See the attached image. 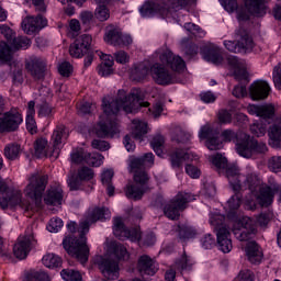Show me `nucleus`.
Returning <instances> with one entry per match:
<instances>
[{
  "mask_svg": "<svg viewBox=\"0 0 281 281\" xmlns=\"http://www.w3.org/2000/svg\"><path fill=\"white\" fill-rule=\"evenodd\" d=\"M48 177L41 173H33L29 177V184L24 189L25 196L30 200H23L21 191H8V183L0 178V207H21L27 218H32L36 212L43 210V192L47 188Z\"/></svg>",
  "mask_w": 281,
  "mask_h": 281,
  "instance_id": "f257e3e1",
  "label": "nucleus"
},
{
  "mask_svg": "<svg viewBox=\"0 0 281 281\" xmlns=\"http://www.w3.org/2000/svg\"><path fill=\"white\" fill-rule=\"evenodd\" d=\"M137 104L145 109L150 106L148 101L139 102V95L136 93H126L124 90H119L115 99L104 97L102 100V120L95 127L97 136L113 137L116 133H120L117 128V113L121 111L133 113Z\"/></svg>",
  "mask_w": 281,
  "mask_h": 281,
  "instance_id": "f03ea898",
  "label": "nucleus"
},
{
  "mask_svg": "<svg viewBox=\"0 0 281 281\" xmlns=\"http://www.w3.org/2000/svg\"><path fill=\"white\" fill-rule=\"evenodd\" d=\"M161 64H154L150 68L151 77L157 85L166 87L175 85L178 80L179 74L186 70V61L183 58L176 56L170 50H165L160 55ZM167 65L171 70L166 68Z\"/></svg>",
  "mask_w": 281,
  "mask_h": 281,
  "instance_id": "7ed1b4c3",
  "label": "nucleus"
},
{
  "mask_svg": "<svg viewBox=\"0 0 281 281\" xmlns=\"http://www.w3.org/2000/svg\"><path fill=\"white\" fill-rule=\"evenodd\" d=\"M79 238L76 239L68 235L63 240V247L72 256V258H77L81 265H85L89 261V246H87V234L89 233V221H83L80 223L78 228Z\"/></svg>",
  "mask_w": 281,
  "mask_h": 281,
  "instance_id": "20e7f679",
  "label": "nucleus"
},
{
  "mask_svg": "<svg viewBox=\"0 0 281 281\" xmlns=\"http://www.w3.org/2000/svg\"><path fill=\"white\" fill-rule=\"evenodd\" d=\"M255 45L254 37L244 27L235 31V41H224V47L233 54H240L247 52V49H254Z\"/></svg>",
  "mask_w": 281,
  "mask_h": 281,
  "instance_id": "39448f33",
  "label": "nucleus"
},
{
  "mask_svg": "<svg viewBox=\"0 0 281 281\" xmlns=\"http://www.w3.org/2000/svg\"><path fill=\"white\" fill-rule=\"evenodd\" d=\"M195 201L191 193L179 192L164 209L165 216L170 221H179L181 212L187 210L188 204Z\"/></svg>",
  "mask_w": 281,
  "mask_h": 281,
  "instance_id": "423d86ee",
  "label": "nucleus"
},
{
  "mask_svg": "<svg viewBox=\"0 0 281 281\" xmlns=\"http://www.w3.org/2000/svg\"><path fill=\"white\" fill-rule=\"evenodd\" d=\"M271 0H244L245 7L254 16H265L267 14V3ZM226 12L238 10V0H222Z\"/></svg>",
  "mask_w": 281,
  "mask_h": 281,
  "instance_id": "0eeeda50",
  "label": "nucleus"
},
{
  "mask_svg": "<svg viewBox=\"0 0 281 281\" xmlns=\"http://www.w3.org/2000/svg\"><path fill=\"white\" fill-rule=\"evenodd\" d=\"M148 181H150V178L147 172L143 171L134 175V182H130L125 188L127 199L139 201L148 190Z\"/></svg>",
  "mask_w": 281,
  "mask_h": 281,
  "instance_id": "6e6552de",
  "label": "nucleus"
},
{
  "mask_svg": "<svg viewBox=\"0 0 281 281\" xmlns=\"http://www.w3.org/2000/svg\"><path fill=\"white\" fill-rule=\"evenodd\" d=\"M236 150L240 157H245L249 159L254 153H261L265 154L269 150L267 144L258 143L254 137L245 134L243 139L237 143Z\"/></svg>",
  "mask_w": 281,
  "mask_h": 281,
  "instance_id": "1a4fd4ad",
  "label": "nucleus"
},
{
  "mask_svg": "<svg viewBox=\"0 0 281 281\" xmlns=\"http://www.w3.org/2000/svg\"><path fill=\"white\" fill-rule=\"evenodd\" d=\"M233 234L235 238L241 243L256 238L257 231L254 220L250 217H243L237 224L234 225Z\"/></svg>",
  "mask_w": 281,
  "mask_h": 281,
  "instance_id": "9d476101",
  "label": "nucleus"
},
{
  "mask_svg": "<svg viewBox=\"0 0 281 281\" xmlns=\"http://www.w3.org/2000/svg\"><path fill=\"white\" fill-rule=\"evenodd\" d=\"M23 123V115L19 109L12 108L0 117V133H14Z\"/></svg>",
  "mask_w": 281,
  "mask_h": 281,
  "instance_id": "9b49d317",
  "label": "nucleus"
},
{
  "mask_svg": "<svg viewBox=\"0 0 281 281\" xmlns=\"http://www.w3.org/2000/svg\"><path fill=\"white\" fill-rule=\"evenodd\" d=\"M71 161L74 164H87L93 168H100L104 161V156L98 153H89L83 148L75 149L71 154Z\"/></svg>",
  "mask_w": 281,
  "mask_h": 281,
  "instance_id": "f8f14e48",
  "label": "nucleus"
},
{
  "mask_svg": "<svg viewBox=\"0 0 281 281\" xmlns=\"http://www.w3.org/2000/svg\"><path fill=\"white\" fill-rule=\"evenodd\" d=\"M0 32L3 34L7 43L10 45L9 47L11 49V56L12 49H27V47L32 45V41H30V38L25 36L16 37V33H14V31L8 25H0Z\"/></svg>",
  "mask_w": 281,
  "mask_h": 281,
  "instance_id": "ddd939ff",
  "label": "nucleus"
},
{
  "mask_svg": "<svg viewBox=\"0 0 281 281\" xmlns=\"http://www.w3.org/2000/svg\"><path fill=\"white\" fill-rule=\"evenodd\" d=\"M35 245L36 239L34 238V233H32V229H29L25 236L18 239L16 244L13 247V254L15 257L20 258V260H23L27 258V255L32 250V247H34Z\"/></svg>",
  "mask_w": 281,
  "mask_h": 281,
  "instance_id": "4468645a",
  "label": "nucleus"
},
{
  "mask_svg": "<svg viewBox=\"0 0 281 281\" xmlns=\"http://www.w3.org/2000/svg\"><path fill=\"white\" fill-rule=\"evenodd\" d=\"M113 233L120 240H124L125 238H130L131 240H142V232H139L138 228H126L124 221H122L121 217L114 218Z\"/></svg>",
  "mask_w": 281,
  "mask_h": 281,
  "instance_id": "2eb2a0df",
  "label": "nucleus"
},
{
  "mask_svg": "<svg viewBox=\"0 0 281 281\" xmlns=\"http://www.w3.org/2000/svg\"><path fill=\"white\" fill-rule=\"evenodd\" d=\"M93 38L89 34L78 36L69 47V54L72 58H82L85 54H89Z\"/></svg>",
  "mask_w": 281,
  "mask_h": 281,
  "instance_id": "dca6fc26",
  "label": "nucleus"
},
{
  "mask_svg": "<svg viewBox=\"0 0 281 281\" xmlns=\"http://www.w3.org/2000/svg\"><path fill=\"white\" fill-rule=\"evenodd\" d=\"M25 69L34 80H43L47 71V61L43 58L34 57L25 64Z\"/></svg>",
  "mask_w": 281,
  "mask_h": 281,
  "instance_id": "f3484780",
  "label": "nucleus"
},
{
  "mask_svg": "<svg viewBox=\"0 0 281 281\" xmlns=\"http://www.w3.org/2000/svg\"><path fill=\"white\" fill-rule=\"evenodd\" d=\"M99 269L105 280H117L120 278V263L113 259L101 258Z\"/></svg>",
  "mask_w": 281,
  "mask_h": 281,
  "instance_id": "a211bd4d",
  "label": "nucleus"
},
{
  "mask_svg": "<svg viewBox=\"0 0 281 281\" xmlns=\"http://www.w3.org/2000/svg\"><path fill=\"white\" fill-rule=\"evenodd\" d=\"M278 192H279V200L281 201L280 186H274V187L265 186L263 188H261L257 194V201L259 205H261V207H269V205L273 203V199L276 196V193Z\"/></svg>",
  "mask_w": 281,
  "mask_h": 281,
  "instance_id": "6ab92c4d",
  "label": "nucleus"
},
{
  "mask_svg": "<svg viewBox=\"0 0 281 281\" xmlns=\"http://www.w3.org/2000/svg\"><path fill=\"white\" fill-rule=\"evenodd\" d=\"M45 25H47V19H44L43 15L26 16L22 21V30L25 32V34L29 35L41 32Z\"/></svg>",
  "mask_w": 281,
  "mask_h": 281,
  "instance_id": "aec40b11",
  "label": "nucleus"
},
{
  "mask_svg": "<svg viewBox=\"0 0 281 281\" xmlns=\"http://www.w3.org/2000/svg\"><path fill=\"white\" fill-rule=\"evenodd\" d=\"M249 93L251 100H267V98H269V93H271V87L265 80H257L250 85Z\"/></svg>",
  "mask_w": 281,
  "mask_h": 281,
  "instance_id": "412c9836",
  "label": "nucleus"
},
{
  "mask_svg": "<svg viewBox=\"0 0 281 281\" xmlns=\"http://www.w3.org/2000/svg\"><path fill=\"white\" fill-rule=\"evenodd\" d=\"M130 166L132 172H135V175L146 172V168H153L155 166V155L147 153L143 157L132 158Z\"/></svg>",
  "mask_w": 281,
  "mask_h": 281,
  "instance_id": "4be33fe9",
  "label": "nucleus"
},
{
  "mask_svg": "<svg viewBox=\"0 0 281 281\" xmlns=\"http://www.w3.org/2000/svg\"><path fill=\"white\" fill-rule=\"evenodd\" d=\"M170 10H183V8H172L168 5V0H166L162 5L157 4L153 1H147L140 8V14H143V16H150V14H155L157 12H159L160 14H168Z\"/></svg>",
  "mask_w": 281,
  "mask_h": 281,
  "instance_id": "5701e85b",
  "label": "nucleus"
},
{
  "mask_svg": "<svg viewBox=\"0 0 281 281\" xmlns=\"http://www.w3.org/2000/svg\"><path fill=\"white\" fill-rule=\"evenodd\" d=\"M137 270L140 276H155L159 271L155 260L148 255H143L138 258Z\"/></svg>",
  "mask_w": 281,
  "mask_h": 281,
  "instance_id": "b1692460",
  "label": "nucleus"
},
{
  "mask_svg": "<svg viewBox=\"0 0 281 281\" xmlns=\"http://www.w3.org/2000/svg\"><path fill=\"white\" fill-rule=\"evenodd\" d=\"M217 245L223 254H229L232 251V238H229V228L226 226H220L216 228Z\"/></svg>",
  "mask_w": 281,
  "mask_h": 281,
  "instance_id": "393cba45",
  "label": "nucleus"
},
{
  "mask_svg": "<svg viewBox=\"0 0 281 281\" xmlns=\"http://www.w3.org/2000/svg\"><path fill=\"white\" fill-rule=\"evenodd\" d=\"M202 56L207 63H213V65H221L223 63V54L221 48L214 44H209L203 46Z\"/></svg>",
  "mask_w": 281,
  "mask_h": 281,
  "instance_id": "a878e982",
  "label": "nucleus"
},
{
  "mask_svg": "<svg viewBox=\"0 0 281 281\" xmlns=\"http://www.w3.org/2000/svg\"><path fill=\"white\" fill-rule=\"evenodd\" d=\"M65 193L63 191V187L58 183H55L47 191L44 202L46 205H63V198Z\"/></svg>",
  "mask_w": 281,
  "mask_h": 281,
  "instance_id": "bb28decb",
  "label": "nucleus"
},
{
  "mask_svg": "<svg viewBox=\"0 0 281 281\" xmlns=\"http://www.w3.org/2000/svg\"><path fill=\"white\" fill-rule=\"evenodd\" d=\"M248 113L250 115H257V117H262V120H271L276 115V108L271 104L249 105Z\"/></svg>",
  "mask_w": 281,
  "mask_h": 281,
  "instance_id": "cd10ccee",
  "label": "nucleus"
},
{
  "mask_svg": "<svg viewBox=\"0 0 281 281\" xmlns=\"http://www.w3.org/2000/svg\"><path fill=\"white\" fill-rule=\"evenodd\" d=\"M246 256L251 265H259L262 261V248L256 241H248L245 248Z\"/></svg>",
  "mask_w": 281,
  "mask_h": 281,
  "instance_id": "c85d7f7f",
  "label": "nucleus"
},
{
  "mask_svg": "<svg viewBox=\"0 0 281 281\" xmlns=\"http://www.w3.org/2000/svg\"><path fill=\"white\" fill-rule=\"evenodd\" d=\"M268 137L272 148H281V117L277 119L274 124L269 127Z\"/></svg>",
  "mask_w": 281,
  "mask_h": 281,
  "instance_id": "c756f323",
  "label": "nucleus"
},
{
  "mask_svg": "<svg viewBox=\"0 0 281 281\" xmlns=\"http://www.w3.org/2000/svg\"><path fill=\"white\" fill-rule=\"evenodd\" d=\"M226 177L232 186L234 192H240V170L236 166H226Z\"/></svg>",
  "mask_w": 281,
  "mask_h": 281,
  "instance_id": "7c9ffc66",
  "label": "nucleus"
},
{
  "mask_svg": "<svg viewBox=\"0 0 281 281\" xmlns=\"http://www.w3.org/2000/svg\"><path fill=\"white\" fill-rule=\"evenodd\" d=\"M132 124V137L138 142H143L148 133V124L139 120H134Z\"/></svg>",
  "mask_w": 281,
  "mask_h": 281,
  "instance_id": "2f4dec72",
  "label": "nucleus"
},
{
  "mask_svg": "<svg viewBox=\"0 0 281 281\" xmlns=\"http://www.w3.org/2000/svg\"><path fill=\"white\" fill-rule=\"evenodd\" d=\"M99 7L95 9L94 16L98 21H109L111 18V11L106 5H109L110 1L113 0H94Z\"/></svg>",
  "mask_w": 281,
  "mask_h": 281,
  "instance_id": "473e14b6",
  "label": "nucleus"
},
{
  "mask_svg": "<svg viewBox=\"0 0 281 281\" xmlns=\"http://www.w3.org/2000/svg\"><path fill=\"white\" fill-rule=\"evenodd\" d=\"M35 104L36 103L34 101H30L26 112V128L31 135H34V133L37 131L36 120H34V115L36 113V110H34Z\"/></svg>",
  "mask_w": 281,
  "mask_h": 281,
  "instance_id": "72a5a7b5",
  "label": "nucleus"
},
{
  "mask_svg": "<svg viewBox=\"0 0 281 281\" xmlns=\"http://www.w3.org/2000/svg\"><path fill=\"white\" fill-rule=\"evenodd\" d=\"M244 183L245 186L248 187L250 192H256L258 189L260 192V189L263 188V187H260L262 186V179L256 172L247 173Z\"/></svg>",
  "mask_w": 281,
  "mask_h": 281,
  "instance_id": "f704fd0d",
  "label": "nucleus"
},
{
  "mask_svg": "<svg viewBox=\"0 0 281 281\" xmlns=\"http://www.w3.org/2000/svg\"><path fill=\"white\" fill-rule=\"evenodd\" d=\"M69 137V133H67V127L65 125H58L52 135V142L54 148H58L60 144H63L64 139H67Z\"/></svg>",
  "mask_w": 281,
  "mask_h": 281,
  "instance_id": "c9c22d12",
  "label": "nucleus"
},
{
  "mask_svg": "<svg viewBox=\"0 0 281 281\" xmlns=\"http://www.w3.org/2000/svg\"><path fill=\"white\" fill-rule=\"evenodd\" d=\"M186 159H190V154H188V151L183 149H177L176 151L170 154V161L172 168H181Z\"/></svg>",
  "mask_w": 281,
  "mask_h": 281,
  "instance_id": "e433bc0d",
  "label": "nucleus"
},
{
  "mask_svg": "<svg viewBox=\"0 0 281 281\" xmlns=\"http://www.w3.org/2000/svg\"><path fill=\"white\" fill-rule=\"evenodd\" d=\"M22 150L19 144L11 143L4 147V157L10 161H14L21 156Z\"/></svg>",
  "mask_w": 281,
  "mask_h": 281,
  "instance_id": "4c0bfd02",
  "label": "nucleus"
},
{
  "mask_svg": "<svg viewBox=\"0 0 281 281\" xmlns=\"http://www.w3.org/2000/svg\"><path fill=\"white\" fill-rule=\"evenodd\" d=\"M35 156L38 159H43V157H47L49 155V146L47 145V139L37 138L34 143Z\"/></svg>",
  "mask_w": 281,
  "mask_h": 281,
  "instance_id": "58836bf2",
  "label": "nucleus"
},
{
  "mask_svg": "<svg viewBox=\"0 0 281 281\" xmlns=\"http://www.w3.org/2000/svg\"><path fill=\"white\" fill-rule=\"evenodd\" d=\"M176 232H178V236L182 240H186V238H194V236H196V229L188 224H179Z\"/></svg>",
  "mask_w": 281,
  "mask_h": 281,
  "instance_id": "ea45409f",
  "label": "nucleus"
},
{
  "mask_svg": "<svg viewBox=\"0 0 281 281\" xmlns=\"http://www.w3.org/2000/svg\"><path fill=\"white\" fill-rule=\"evenodd\" d=\"M240 191H235V194L227 201V207H228V216H232V214H236V211L238 207H240V204L243 203V195L239 193Z\"/></svg>",
  "mask_w": 281,
  "mask_h": 281,
  "instance_id": "a19ab883",
  "label": "nucleus"
},
{
  "mask_svg": "<svg viewBox=\"0 0 281 281\" xmlns=\"http://www.w3.org/2000/svg\"><path fill=\"white\" fill-rule=\"evenodd\" d=\"M42 262L48 269H56L63 265V259L55 254H47L43 257Z\"/></svg>",
  "mask_w": 281,
  "mask_h": 281,
  "instance_id": "79ce46f5",
  "label": "nucleus"
},
{
  "mask_svg": "<svg viewBox=\"0 0 281 281\" xmlns=\"http://www.w3.org/2000/svg\"><path fill=\"white\" fill-rule=\"evenodd\" d=\"M122 36V32L117 29H112L105 33L104 41L109 43V45H114V47H119L120 38Z\"/></svg>",
  "mask_w": 281,
  "mask_h": 281,
  "instance_id": "37998d69",
  "label": "nucleus"
},
{
  "mask_svg": "<svg viewBox=\"0 0 281 281\" xmlns=\"http://www.w3.org/2000/svg\"><path fill=\"white\" fill-rule=\"evenodd\" d=\"M150 144L156 155H158V157H161V155H164V145L166 144V138L158 134L154 136Z\"/></svg>",
  "mask_w": 281,
  "mask_h": 281,
  "instance_id": "c03bdc74",
  "label": "nucleus"
},
{
  "mask_svg": "<svg viewBox=\"0 0 281 281\" xmlns=\"http://www.w3.org/2000/svg\"><path fill=\"white\" fill-rule=\"evenodd\" d=\"M63 280L66 281H82V274L79 271L72 269H64L60 272Z\"/></svg>",
  "mask_w": 281,
  "mask_h": 281,
  "instance_id": "a18cd8bd",
  "label": "nucleus"
},
{
  "mask_svg": "<svg viewBox=\"0 0 281 281\" xmlns=\"http://www.w3.org/2000/svg\"><path fill=\"white\" fill-rule=\"evenodd\" d=\"M0 60L10 63L12 60V48L5 42H0Z\"/></svg>",
  "mask_w": 281,
  "mask_h": 281,
  "instance_id": "49530a36",
  "label": "nucleus"
},
{
  "mask_svg": "<svg viewBox=\"0 0 281 281\" xmlns=\"http://www.w3.org/2000/svg\"><path fill=\"white\" fill-rule=\"evenodd\" d=\"M77 177L79 181H91L95 177V173L89 167H80L77 171Z\"/></svg>",
  "mask_w": 281,
  "mask_h": 281,
  "instance_id": "de8ad7c7",
  "label": "nucleus"
},
{
  "mask_svg": "<svg viewBox=\"0 0 281 281\" xmlns=\"http://www.w3.org/2000/svg\"><path fill=\"white\" fill-rule=\"evenodd\" d=\"M106 212H109V210H106L105 207H94L92 209V211H90L89 218L92 223H95L97 221H102V218L106 216Z\"/></svg>",
  "mask_w": 281,
  "mask_h": 281,
  "instance_id": "09e8293b",
  "label": "nucleus"
},
{
  "mask_svg": "<svg viewBox=\"0 0 281 281\" xmlns=\"http://www.w3.org/2000/svg\"><path fill=\"white\" fill-rule=\"evenodd\" d=\"M215 135H218V131L213 130L211 124H205L202 126L199 137L200 139H211L212 137H215Z\"/></svg>",
  "mask_w": 281,
  "mask_h": 281,
  "instance_id": "8fccbe9b",
  "label": "nucleus"
},
{
  "mask_svg": "<svg viewBox=\"0 0 281 281\" xmlns=\"http://www.w3.org/2000/svg\"><path fill=\"white\" fill-rule=\"evenodd\" d=\"M76 106H77L78 113H80L81 115H87V114L91 113V111H93V109H95V104H92L87 101H79V102H77Z\"/></svg>",
  "mask_w": 281,
  "mask_h": 281,
  "instance_id": "3c124183",
  "label": "nucleus"
},
{
  "mask_svg": "<svg viewBox=\"0 0 281 281\" xmlns=\"http://www.w3.org/2000/svg\"><path fill=\"white\" fill-rule=\"evenodd\" d=\"M27 281H49V276L43 271H31L26 276Z\"/></svg>",
  "mask_w": 281,
  "mask_h": 281,
  "instance_id": "603ef678",
  "label": "nucleus"
},
{
  "mask_svg": "<svg viewBox=\"0 0 281 281\" xmlns=\"http://www.w3.org/2000/svg\"><path fill=\"white\" fill-rule=\"evenodd\" d=\"M223 146V140L218 138V135H215L212 138L206 139V147L209 148V150H221Z\"/></svg>",
  "mask_w": 281,
  "mask_h": 281,
  "instance_id": "864d4df0",
  "label": "nucleus"
},
{
  "mask_svg": "<svg viewBox=\"0 0 281 281\" xmlns=\"http://www.w3.org/2000/svg\"><path fill=\"white\" fill-rule=\"evenodd\" d=\"M132 76L134 80H144L148 76V67L146 66H137L133 71Z\"/></svg>",
  "mask_w": 281,
  "mask_h": 281,
  "instance_id": "5fc2aeb1",
  "label": "nucleus"
},
{
  "mask_svg": "<svg viewBox=\"0 0 281 281\" xmlns=\"http://www.w3.org/2000/svg\"><path fill=\"white\" fill-rule=\"evenodd\" d=\"M173 267L177 271H190V269H192V263H190L188 257H182L180 260L176 261Z\"/></svg>",
  "mask_w": 281,
  "mask_h": 281,
  "instance_id": "6e6d98bb",
  "label": "nucleus"
},
{
  "mask_svg": "<svg viewBox=\"0 0 281 281\" xmlns=\"http://www.w3.org/2000/svg\"><path fill=\"white\" fill-rule=\"evenodd\" d=\"M268 168L272 172H280L281 171V157L280 156H273L268 161Z\"/></svg>",
  "mask_w": 281,
  "mask_h": 281,
  "instance_id": "4d7b16f0",
  "label": "nucleus"
},
{
  "mask_svg": "<svg viewBox=\"0 0 281 281\" xmlns=\"http://www.w3.org/2000/svg\"><path fill=\"white\" fill-rule=\"evenodd\" d=\"M58 71L63 78H69L74 71V67L69 61H65L58 67Z\"/></svg>",
  "mask_w": 281,
  "mask_h": 281,
  "instance_id": "13d9d810",
  "label": "nucleus"
},
{
  "mask_svg": "<svg viewBox=\"0 0 281 281\" xmlns=\"http://www.w3.org/2000/svg\"><path fill=\"white\" fill-rule=\"evenodd\" d=\"M217 119L220 124H232V113L227 110H220Z\"/></svg>",
  "mask_w": 281,
  "mask_h": 281,
  "instance_id": "bf43d9fd",
  "label": "nucleus"
},
{
  "mask_svg": "<svg viewBox=\"0 0 281 281\" xmlns=\"http://www.w3.org/2000/svg\"><path fill=\"white\" fill-rule=\"evenodd\" d=\"M212 164L215 168H227V158L223 157V155L217 154L212 157Z\"/></svg>",
  "mask_w": 281,
  "mask_h": 281,
  "instance_id": "052dcab7",
  "label": "nucleus"
},
{
  "mask_svg": "<svg viewBox=\"0 0 281 281\" xmlns=\"http://www.w3.org/2000/svg\"><path fill=\"white\" fill-rule=\"evenodd\" d=\"M64 223L60 217H53L50 218L47 229L48 232H58L63 227Z\"/></svg>",
  "mask_w": 281,
  "mask_h": 281,
  "instance_id": "680f3d73",
  "label": "nucleus"
},
{
  "mask_svg": "<svg viewBox=\"0 0 281 281\" xmlns=\"http://www.w3.org/2000/svg\"><path fill=\"white\" fill-rule=\"evenodd\" d=\"M54 114V108L49 105V103H42L40 105L38 115H42L44 117H52Z\"/></svg>",
  "mask_w": 281,
  "mask_h": 281,
  "instance_id": "e2e57ef3",
  "label": "nucleus"
},
{
  "mask_svg": "<svg viewBox=\"0 0 281 281\" xmlns=\"http://www.w3.org/2000/svg\"><path fill=\"white\" fill-rule=\"evenodd\" d=\"M195 0H168L170 8H188L190 3H194Z\"/></svg>",
  "mask_w": 281,
  "mask_h": 281,
  "instance_id": "0e129e2a",
  "label": "nucleus"
},
{
  "mask_svg": "<svg viewBox=\"0 0 281 281\" xmlns=\"http://www.w3.org/2000/svg\"><path fill=\"white\" fill-rule=\"evenodd\" d=\"M250 131L256 137H262L267 133V127L262 124H254L250 126Z\"/></svg>",
  "mask_w": 281,
  "mask_h": 281,
  "instance_id": "69168bd1",
  "label": "nucleus"
},
{
  "mask_svg": "<svg viewBox=\"0 0 281 281\" xmlns=\"http://www.w3.org/2000/svg\"><path fill=\"white\" fill-rule=\"evenodd\" d=\"M272 80L279 89H281V64L274 67L272 72Z\"/></svg>",
  "mask_w": 281,
  "mask_h": 281,
  "instance_id": "338daca9",
  "label": "nucleus"
},
{
  "mask_svg": "<svg viewBox=\"0 0 281 281\" xmlns=\"http://www.w3.org/2000/svg\"><path fill=\"white\" fill-rule=\"evenodd\" d=\"M236 281H254V274L249 270H243L239 272Z\"/></svg>",
  "mask_w": 281,
  "mask_h": 281,
  "instance_id": "774afa93",
  "label": "nucleus"
}]
</instances>
